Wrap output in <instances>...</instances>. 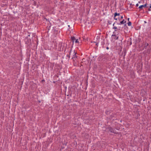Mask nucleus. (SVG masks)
Listing matches in <instances>:
<instances>
[{
    "label": "nucleus",
    "mask_w": 151,
    "mask_h": 151,
    "mask_svg": "<svg viewBox=\"0 0 151 151\" xmlns=\"http://www.w3.org/2000/svg\"><path fill=\"white\" fill-rule=\"evenodd\" d=\"M114 35H112L111 36L112 41H114L116 40H117L118 38V36L116 35V33L114 32H113Z\"/></svg>",
    "instance_id": "nucleus-1"
},
{
    "label": "nucleus",
    "mask_w": 151,
    "mask_h": 151,
    "mask_svg": "<svg viewBox=\"0 0 151 151\" xmlns=\"http://www.w3.org/2000/svg\"><path fill=\"white\" fill-rule=\"evenodd\" d=\"M71 39L73 43L75 42L76 44H79V42L78 39H76L74 37H71Z\"/></svg>",
    "instance_id": "nucleus-2"
},
{
    "label": "nucleus",
    "mask_w": 151,
    "mask_h": 151,
    "mask_svg": "<svg viewBox=\"0 0 151 151\" xmlns=\"http://www.w3.org/2000/svg\"><path fill=\"white\" fill-rule=\"evenodd\" d=\"M146 4H144V5H140L139 7V8L140 10H142L143 8H145V7H146Z\"/></svg>",
    "instance_id": "nucleus-3"
},
{
    "label": "nucleus",
    "mask_w": 151,
    "mask_h": 151,
    "mask_svg": "<svg viewBox=\"0 0 151 151\" xmlns=\"http://www.w3.org/2000/svg\"><path fill=\"white\" fill-rule=\"evenodd\" d=\"M115 23H114L113 24V26H114L113 29H115L114 32H115L117 31L119 32V31L120 30V29H118V28H117L116 27L114 26V24Z\"/></svg>",
    "instance_id": "nucleus-4"
},
{
    "label": "nucleus",
    "mask_w": 151,
    "mask_h": 151,
    "mask_svg": "<svg viewBox=\"0 0 151 151\" xmlns=\"http://www.w3.org/2000/svg\"><path fill=\"white\" fill-rule=\"evenodd\" d=\"M126 21H125L124 19H123L122 21L120 22L119 23H117V24L120 25L121 24H124V23H125L126 22Z\"/></svg>",
    "instance_id": "nucleus-5"
},
{
    "label": "nucleus",
    "mask_w": 151,
    "mask_h": 151,
    "mask_svg": "<svg viewBox=\"0 0 151 151\" xmlns=\"http://www.w3.org/2000/svg\"><path fill=\"white\" fill-rule=\"evenodd\" d=\"M119 15H120L119 13H115V14H114V19L116 20H117V18H116V16H119Z\"/></svg>",
    "instance_id": "nucleus-6"
},
{
    "label": "nucleus",
    "mask_w": 151,
    "mask_h": 151,
    "mask_svg": "<svg viewBox=\"0 0 151 151\" xmlns=\"http://www.w3.org/2000/svg\"><path fill=\"white\" fill-rule=\"evenodd\" d=\"M109 131L110 132L114 133V130L112 128H111L109 129Z\"/></svg>",
    "instance_id": "nucleus-7"
},
{
    "label": "nucleus",
    "mask_w": 151,
    "mask_h": 151,
    "mask_svg": "<svg viewBox=\"0 0 151 151\" xmlns=\"http://www.w3.org/2000/svg\"><path fill=\"white\" fill-rule=\"evenodd\" d=\"M131 22H128V25L129 26H130L131 25Z\"/></svg>",
    "instance_id": "nucleus-8"
},
{
    "label": "nucleus",
    "mask_w": 151,
    "mask_h": 151,
    "mask_svg": "<svg viewBox=\"0 0 151 151\" xmlns=\"http://www.w3.org/2000/svg\"><path fill=\"white\" fill-rule=\"evenodd\" d=\"M139 6V4H136V6Z\"/></svg>",
    "instance_id": "nucleus-9"
},
{
    "label": "nucleus",
    "mask_w": 151,
    "mask_h": 151,
    "mask_svg": "<svg viewBox=\"0 0 151 151\" xmlns=\"http://www.w3.org/2000/svg\"><path fill=\"white\" fill-rule=\"evenodd\" d=\"M123 18V16H121V19H122Z\"/></svg>",
    "instance_id": "nucleus-10"
},
{
    "label": "nucleus",
    "mask_w": 151,
    "mask_h": 151,
    "mask_svg": "<svg viewBox=\"0 0 151 151\" xmlns=\"http://www.w3.org/2000/svg\"><path fill=\"white\" fill-rule=\"evenodd\" d=\"M129 18H128V20H129Z\"/></svg>",
    "instance_id": "nucleus-11"
},
{
    "label": "nucleus",
    "mask_w": 151,
    "mask_h": 151,
    "mask_svg": "<svg viewBox=\"0 0 151 151\" xmlns=\"http://www.w3.org/2000/svg\"><path fill=\"white\" fill-rule=\"evenodd\" d=\"M150 8H151V6H150Z\"/></svg>",
    "instance_id": "nucleus-12"
},
{
    "label": "nucleus",
    "mask_w": 151,
    "mask_h": 151,
    "mask_svg": "<svg viewBox=\"0 0 151 151\" xmlns=\"http://www.w3.org/2000/svg\"><path fill=\"white\" fill-rule=\"evenodd\" d=\"M107 49H108V47H107Z\"/></svg>",
    "instance_id": "nucleus-13"
},
{
    "label": "nucleus",
    "mask_w": 151,
    "mask_h": 151,
    "mask_svg": "<svg viewBox=\"0 0 151 151\" xmlns=\"http://www.w3.org/2000/svg\"><path fill=\"white\" fill-rule=\"evenodd\" d=\"M118 29H120V27H119V28Z\"/></svg>",
    "instance_id": "nucleus-14"
}]
</instances>
